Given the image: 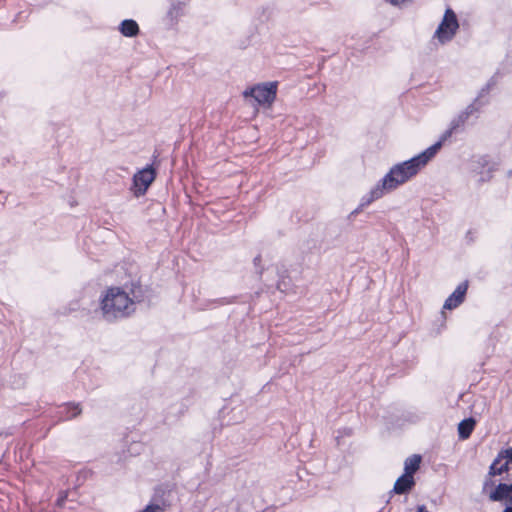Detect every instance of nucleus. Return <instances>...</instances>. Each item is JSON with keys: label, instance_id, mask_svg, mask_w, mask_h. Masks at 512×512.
Listing matches in <instances>:
<instances>
[{"label": "nucleus", "instance_id": "15", "mask_svg": "<svg viewBox=\"0 0 512 512\" xmlns=\"http://www.w3.org/2000/svg\"><path fill=\"white\" fill-rule=\"evenodd\" d=\"M498 75L499 73H495L488 81L487 83L481 88L477 95V102L479 101H485L486 98H489L488 94L489 92L497 85L498 83Z\"/></svg>", "mask_w": 512, "mask_h": 512}, {"label": "nucleus", "instance_id": "4", "mask_svg": "<svg viewBox=\"0 0 512 512\" xmlns=\"http://www.w3.org/2000/svg\"><path fill=\"white\" fill-rule=\"evenodd\" d=\"M277 82L257 84L243 92L244 97H252L260 105L270 106L276 99Z\"/></svg>", "mask_w": 512, "mask_h": 512}, {"label": "nucleus", "instance_id": "2", "mask_svg": "<svg viewBox=\"0 0 512 512\" xmlns=\"http://www.w3.org/2000/svg\"><path fill=\"white\" fill-rule=\"evenodd\" d=\"M131 294L132 296L120 287L108 288L100 301V310L104 320L114 322L134 313L135 304L143 299L141 286L133 285Z\"/></svg>", "mask_w": 512, "mask_h": 512}, {"label": "nucleus", "instance_id": "18", "mask_svg": "<svg viewBox=\"0 0 512 512\" xmlns=\"http://www.w3.org/2000/svg\"><path fill=\"white\" fill-rule=\"evenodd\" d=\"M237 297L231 296V297H221L217 299L210 300L208 305H206V308H208L211 305L214 306H225L236 302Z\"/></svg>", "mask_w": 512, "mask_h": 512}, {"label": "nucleus", "instance_id": "9", "mask_svg": "<svg viewBox=\"0 0 512 512\" xmlns=\"http://www.w3.org/2000/svg\"><path fill=\"white\" fill-rule=\"evenodd\" d=\"M415 485L414 477L403 474L395 482L393 492L399 495L408 493Z\"/></svg>", "mask_w": 512, "mask_h": 512}, {"label": "nucleus", "instance_id": "5", "mask_svg": "<svg viewBox=\"0 0 512 512\" xmlns=\"http://www.w3.org/2000/svg\"><path fill=\"white\" fill-rule=\"evenodd\" d=\"M156 178V170L153 165H147L133 176V188L136 196L144 195L148 187Z\"/></svg>", "mask_w": 512, "mask_h": 512}, {"label": "nucleus", "instance_id": "27", "mask_svg": "<svg viewBox=\"0 0 512 512\" xmlns=\"http://www.w3.org/2000/svg\"><path fill=\"white\" fill-rule=\"evenodd\" d=\"M253 262H254V265L257 267V266L260 264V262H261V256H260V255H257V256L254 258Z\"/></svg>", "mask_w": 512, "mask_h": 512}, {"label": "nucleus", "instance_id": "20", "mask_svg": "<svg viewBox=\"0 0 512 512\" xmlns=\"http://www.w3.org/2000/svg\"><path fill=\"white\" fill-rule=\"evenodd\" d=\"M457 129H452V124L450 123L449 129H447L440 137L439 141H437L435 144H439L440 148L442 147L443 143L451 137L453 132H455Z\"/></svg>", "mask_w": 512, "mask_h": 512}, {"label": "nucleus", "instance_id": "3", "mask_svg": "<svg viewBox=\"0 0 512 512\" xmlns=\"http://www.w3.org/2000/svg\"><path fill=\"white\" fill-rule=\"evenodd\" d=\"M459 29V23L455 12L447 8L444 17L434 33V38L442 44L450 42Z\"/></svg>", "mask_w": 512, "mask_h": 512}, {"label": "nucleus", "instance_id": "23", "mask_svg": "<svg viewBox=\"0 0 512 512\" xmlns=\"http://www.w3.org/2000/svg\"><path fill=\"white\" fill-rule=\"evenodd\" d=\"M501 454L503 459H508V463H511L512 466V447L501 450Z\"/></svg>", "mask_w": 512, "mask_h": 512}, {"label": "nucleus", "instance_id": "13", "mask_svg": "<svg viewBox=\"0 0 512 512\" xmlns=\"http://www.w3.org/2000/svg\"><path fill=\"white\" fill-rule=\"evenodd\" d=\"M422 457L419 454H413L404 462V473L413 476L420 468Z\"/></svg>", "mask_w": 512, "mask_h": 512}, {"label": "nucleus", "instance_id": "10", "mask_svg": "<svg viewBox=\"0 0 512 512\" xmlns=\"http://www.w3.org/2000/svg\"><path fill=\"white\" fill-rule=\"evenodd\" d=\"M502 460L504 459L500 451L489 467L488 476L485 478L483 483V491H486L489 487L494 486V481L492 480V477L498 475V465L501 463Z\"/></svg>", "mask_w": 512, "mask_h": 512}, {"label": "nucleus", "instance_id": "25", "mask_svg": "<svg viewBox=\"0 0 512 512\" xmlns=\"http://www.w3.org/2000/svg\"><path fill=\"white\" fill-rule=\"evenodd\" d=\"M466 239L469 241V242H473L474 241V232L472 230H469L467 233H466Z\"/></svg>", "mask_w": 512, "mask_h": 512}, {"label": "nucleus", "instance_id": "21", "mask_svg": "<svg viewBox=\"0 0 512 512\" xmlns=\"http://www.w3.org/2000/svg\"><path fill=\"white\" fill-rule=\"evenodd\" d=\"M504 460H505V462L500 464L498 467V475L506 473L510 470L511 463H508V459H504Z\"/></svg>", "mask_w": 512, "mask_h": 512}, {"label": "nucleus", "instance_id": "7", "mask_svg": "<svg viewBox=\"0 0 512 512\" xmlns=\"http://www.w3.org/2000/svg\"><path fill=\"white\" fill-rule=\"evenodd\" d=\"M468 290V281L460 283L452 294L445 300L443 308L452 310L461 305L465 300V295Z\"/></svg>", "mask_w": 512, "mask_h": 512}, {"label": "nucleus", "instance_id": "22", "mask_svg": "<svg viewBox=\"0 0 512 512\" xmlns=\"http://www.w3.org/2000/svg\"><path fill=\"white\" fill-rule=\"evenodd\" d=\"M140 512H163V509L157 504H150Z\"/></svg>", "mask_w": 512, "mask_h": 512}, {"label": "nucleus", "instance_id": "14", "mask_svg": "<svg viewBox=\"0 0 512 512\" xmlns=\"http://www.w3.org/2000/svg\"><path fill=\"white\" fill-rule=\"evenodd\" d=\"M82 410L79 404H66L60 410V418L62 420H69L81 414Z\"/></svg>", "mask_w": 512, "mask_h": 512}, {"label": "nucleus", "instance_id": "1", "mask_svg": "<svg viewBox=\"0 0 512 512\" xmlns=\"http://www.w3.org/2000/svg\"><path fill=\"white\" fill-rule=\"evenodd\" d=\"M439 150L440 145L433 144L411 159L394 165L375 186L379 187L383 195L395 190L417 175L421 168H423Z\"/></svg>", "mask_w": 512, "mask_h": 512}, {"label": "nucleus", "instance_id": "11", "mask_svg": "<svg viewBox=\"0 0 512 512\" xmlns=\"http://www.w3.org/2000/svg\"><path fill=\"white\" fill-rule=\"evenodd\" d=\"M475 425H476V421L474 418L469 417V418L463 419L458 424L459 438L462 440L468 439L471 436V434L475 428Z\"/></svg>", "mask_w": 512, "mask_h": 512}, {"label": "nucleus", "instance_id": "6", "mask_svg": "<svg viewBox=\"0 0 512 512\" xmlns=\"http://www.w3.org/2000/svg\"><path fill=\"white\" fill-rule=\"evenodd\" d=\"M489 499L493 502H505L506 505H512V483L494 485V489L489 493Z\"/></svg>", "mask_w": 512, "mask_h": 512}, {"label": "nucleus", "instance_id": "17", "mask_svg": "<svg viewBox=\"0 0 512 512\" xmlns=\"http://www.w3.org/2000/svg\"><path fill=\"white\" fill-rule=\"evenodd\" d=\"M183 14V3H173L167 12V18L171 23H176Z\"/></svg>", "mask_w": 512, "mask_h": 512}, {"label": "nucleus", "instance_id": "24", "mask_svg": "<svg viewBox=\"0 0 512 512\" xmlns=\"http://www.w3.org/2000/svg\"><path fill=\"white\" fill-rule=\"evenodd\" d=\"M67 498V492H61L58 499H57V505L62 506Z\"/></svg>", "mask_w": 512, "mask_h": 512}, {"label": "nucleus", "instance_id": "26", "mask_svg": "<svg viewBox=\"0 0 512 512\" xmlns=\"http://www.w3.org/2000/svg\"><path fill=\"white\" fill-rule=\"evenodd\" d=\"M490 172H491V171H488V172L486 173V175H485V176H484V175H483V176H481V178L479 179V181H480V182H484V181L489 180V179H490V177H491Z\"/></svg>", "mask_w": 512, "mask_h": 512}, {"label": "nucleus", "instance_id": "28", "mask_svg": "<svg viewBox=\"0 0 512 512\" xmlns=\"http://www.w3.org/2000/svg\"><path fill=\"white\" fill-rule=\"evenodd\" d=\"M502 512H512V505H506Z\"/></svg>", "mask_w": 512, "mask_h": 512}, {"label": "nucleus", "instance_id": "16", "mask_svg": "<svg viewBox=\"0 0 512 512\" xmlns=\"http://www.w3.org/2000/svg\"><path fill=\"white\" fill-rule=\"evenodd\" d=\"M489 102L490 98H486L485 101L479 102H477V98H475L473 102L469 104L463 111L468 117L473 116L478 114L484 106L489 104Z\"/></svg>", "mask_w": 512, "mask_h": 512}, {"label": "nucleus", "instance_id": "12", "mask_svg": "<svg viewBox=\"0 0 512 512\" xmlns=\"http://www.w3.org/2000/svg\"><path fill=\"white\" fill-rule=\"evenodd\" d=\"M119 30L126 37H135L139 33V26L133 19H125L121 22Z\"/></svg>", "mask_w": 512, "mask_h": 512}, {"label": "nucleus", "instance_id": "8", "mask_svg": "<svg viewBox=\"0 0 512 512\" xmlns=\"http://www.w3.org/2000/svg\"><path fill=\"white\" fill-rule=\"evenodd\" d=\"M384 195L381 193L379 187L374 186L367 194H365L360 201L358 207L351 212V215L359 214L366 206L370 205L374 201L382 198Z\"/></svg>", "mask_w": 512, "mask_h": 512}, {"label": "nucleus", "instance_id": "19", "mask_svg": "<svg viewBox=\"0 0 512 512\" xmlns=\"http://www.w3.org/2000/svg\"><path fill=\"white\" fill-rule=\"evenodd\" d=\"M469 119V117L464 113V111L460 112L457 117H455L452 121V129H458L464 126L465 122Z\"/></svg>", "mask_w": 512, "mask_h": 512}]
</instances>
